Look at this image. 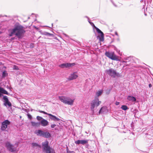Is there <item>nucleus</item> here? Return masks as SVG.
<instances>
[{"label": "nucleus", "instance_id": "obj_1", "mask_svg": "<svg viewBox=\"0 0 153 153\" xmlns=\"http://www.w3.org/2000/svg\"><path fill=\"white\" fill-rule=\"evenodd\" d=\"M25 32L24 27L20 25H16L11 30L9 33L10 36H12L15 34L19 39H21L23 37Z\"/></svg>", "mask_w": 153, "mask_h": 153}, {"label": "nucleus", "instance_id": "obj_2", "mask_svg": "<svg viewBox=\"0 0 153 153\" xmlns=\"http://www.w3.org/2000/svg\"><path fill=\"white\" fill-rule=\"evenodd\" d=\"M59 98L62 102L69 105H72L74 102V100L66 97L59 96Z\"/></svg>", "mask_w": 153, "mask_h": 153}, {"label": "nucleus", "instance_id": "obj_3", "mask_svg": "<svg viewBox=\"0 0 153 153\" xmlns=\"http://www.w3.org/2000/svg\"><path fill=\"white\" fill-rule=\"evenodd\" d=\"M101 102L99 100L98 98L97 97L95 98L92 100L90 103L91 109V110L94 112V108L95 107H97L99 106Z\"/></svg>", "mask_w": 153, "mask_h": 153}, {"label": "nucleus", "instance_id": "obj_4", "mask_svg": "<svg viewBox=\"0 0 153 153\" xmlns=\"http://www.w3.org/2000/svg\"><path fill=\"white\" fill-rule=\"evenodd\" d=\"M105 54L107 57L112 60L120 61V60L119 59V56H116L114 52L106 51Z\"/></svg>", "mask_w": 153, "mask_h": 153}, {"label": "nucleus", "instance_id": "obj_5", "mask_svg": "<svg viewBox=\"0 0 153 153\" xmlns=\"http://www.w3.org/2000/svg\"><path fill=\"white\" fill-rule=\"evenodd\" d=\"M106 72L109 76L113 78L120 76L119 74L112 68H110L108 70H106Z\"/></svg>", "mask_w": 153, "mask_h": 153}, {"label": "nucleus", "instance_id": "obj_6", "mask_svg": "<svg viewBox=\"0 0 153 153\" xmlns=\"http://www.w3.org/2000/svg\"><path fill=\"white\" fill-rule=\"evenodd\" d=\"M10 124V122L8 120H5L1 123V130L2 131H7L8 129V126Z\"/></svg>", "mask_w": 153, "mask_h": 153}, {"label": "nucleus", "instance_id": "obj_7", "mask_svg": "<svg viewBox=\"0 0 153 153\" xmlns=\"http://www.w3.org/2000/svg\"><path fill=\"white\" fill-rule=\"evenodd\" d=\"M5 146L7 149L10 151L12 152H17L18 150H17L16 147L17 145H16V147L10 144L9 142H7L6 143Z\"/></svg>", "mask_w": 153, "mask_h": 153}, {"label": "nucleus", "instance_id": "obj_8", "mask_svg": "<svg viewBox=\"0 0 153 153\" xmlns=\"http://www.w3.org/2000/svg\"><path fill=\"white\" fill-rule=\"evenodd\" d=\"M94 26V28L97 32L98 33L99 36L97 37V38H99L100 41H103L104 40V34L97 27Z\"/></svg>", "mask_w": 153, "mask_h": 153}, {"label": "nucleus", "instance_id": "obj_9", "mask_svg": "<svg viewBox=\"0 0 153 153\" xmlns=\"http://www.w3.org/2000/svg\"><path fill=\"white\" fill-rule=\"evenodd\" d=\"M75 65V63H63L59 65V67L62 68H68L69 67L73 66Z\"/></svg>", "mask_w": 153, "mask_h": 153}, {"label": "nucleus", "instance_id": "obj_10", "mask_svg": "<svg viewBox=\"0 0 153 153\" xmlns=\"http://www.w3.org/2000/svg\"><path fill=\"white\" fill-rule=\"evenodd\" d=\"M3 99L4 100V105L7 107V105L9 107H11L12 105L10 102L8 100L7 97L6 96H4L3 97Z\"/></svg>", "mask_w": 153, "mask_h": 153}, {"label": "nucleus", "instance_id": "obj_11", "mask_svg": "<svg viewBox=\"0 0 153 153\" xmlns=\"http://www.w3.org/2000/svg\"><path fill=\"white\" fill-rule=\"evenodd\" d=\"M48 142L47 140H45L42 143V146L43 150L46 152L51 147L48 146Z\"/></svg>", "mask_w": 153, "mask_h": 153}, {"label": "nucleus", "instance_id": "obj_12", "mask_svg": "<svg viewBox=\"0 0 153 153\" xmlns=\"http://www.w3.org/2000/svg\"><path fill=\"white\" fill-rule=\"evenodd\" d=\"M88 140H78L75 141V143L76 144H80L83 145L88 143Z\"/></svg>", "mask_w": 153, "mask_h": 153}, {"label": "nucleus", "instance_id": "obj_13", "mask_svg": "<svg viewBox=\"0 0 153 153\" xmlns=\"http://www.w3.org/2000/svg\"><path fill=\"white\" fill-rule=\"evenodd\" d=\"M78 76L76 73L74 72L71 74L68 77L69 80H72L76 79Z\"/></svg>", "mask_w": 153, "mask_h": 153}, {"label": "nucleus", "instance_id": "obj_14", "mask_svg": "<svg viewBox=\"0 0 153 153\" xmlns=\"http://www.w3.org/2000/svg\"><path fill=\"white\" fill-rule=\"evenodd\" d=\"M40 123V125L41 124V125L43 126H48L49 124L48 122L45 119H43L42 120Z\"/></svg>", "mask_w": 153, "mask_h": 153}, {"label": "nucleus", "instance_id": "obj_15", "mask_svg": "<svg viewBox=\"0 0 153 153\" xmlns=\"http://www.w3.org/2000/svg\"><path fill=\"white\" fill-rule=\"evenodd\" d=\"M49 118L52 120L54 121H59L60 119L57 117L56 116L53 115L51 114H48Z\"/></svg>", "mask_w": 153, "mask_h": 153}, {"label": "nucleus", "instance_id": "obj_16", "mask_svg": "<svg viewBox=\"0 0 153 153\" xmlns=\"http://www.w3.org/2000/svg\"><path fill=\"white\" fill-rule=\"evenodd\" d=\"M127 99L128 101L131 102H135L136 101V98L132 96H128L127 97Z\"/></svg>", "mask_w": 153, "mask_h": 153}, {"label": "nucleus", "instance_id": "obj_17", "mask_svg": "<svg viewBox=\"0 0 153 153\" xmlns=\"http://www.w3.org/2000/svg\"><path fill=\"white\" fill-rule=\"evenodd\" d=\"M2 93L7 95L8 94L6 90L0 87V97L1 96Z\"/></svg>", "mask_w": 153, "mask_h": 153}, {"label": "nucleus", "instance_id": "obj_18", "mask_svg": "<svg viewBox=\"0 0 153 153\" xmlns=\"http://www.w3.org/2000/svg\"><path fill=\"white\" fill-rule=\"evenodd\" d=\"M31 123L32 126L34 127H39L40 126V122H35L32 121L31 122Z\"/></svg>", "mask_w": 153, "mask_h": 153}, {"label": "nucleus", "instance_id": "obj_19", "mask_svg": "<svg viewBox=\"0 0 153 153\" xmlns=\"http://www.w3.org/2000/svg\"><path fill=\"white\" fill-rule=\"evenodd\" d=\"M36 134L38 136L43 137L44 131L41 130H39L36 131Z\"/></svg>", "mask_w": 153, "mask_h": 153}, {"label": "nucleus", "instance_id": "obj_20", "mask_svg": "<svg viewBox=\"0 0 153 153\" xmlns=\"http://www.w3.org/2000/svg\"><path fill=\"white\" fill-rule=\"evenodd\" d=\"M43 137H45L48 138L51 137V134L48 132L44 131V133H43Z\"/></svg>", "mask_w": 153, "mask_h": 153}, {"label": "nucleus", "instance_id": "obj_21", "mask_svg": "<svg viewBox=\"0 0 153 153\" xmlns=\"http://www.w3.org/2000/svg\"><path fill=\"white\" fill-rule=\"evenodd\" d=\"M45 152L46 153H55L54 150L51 148Z\"/></svg>", "mask_w": 153, "mask_h": 153}, {"label": "nucleus", "instance_id": "obj_22", "mask_svg": "<svg viewBox=\"0 0 153 153\" xmlns=\"http://www.w3.org/2000/svg\"><path fill=\"white\" fill-rule=\"evenodd\" d=\"M103 92V91L102 90H100L96 92V95L97 97H98L100 96L101 95Z\"/></svg>", "mask_w": 153, "mask_h": 153}, {"label": "nucleus", "instance_id": "obj_23", "mask_svg": "<svg viewBox=\"0 0 153 153\" xmlns=\"http://www.w3.org/2000/svg\"><path fill=\"white\" fill-rule=\"evenodd\" d=\"M121 108L123 110H124V111H126L128 109V107L126 105H122V106L121 107Z\"/></svg>", "mask_w": 153, "mask_h": 153}, {"label": "nucleus", "instance_id": "obj_24", "mask_svg": "<svg viewBox=\"0 0 153 153\" xmlns=\"http://www.w3.org/2000/svg\"><path fill=\"white\" fill-rule=\"evenodd\" d=\"M8 75V74L7 73L6 71H4L2 74V77H4L7 76Z\"/></svg>", "mask_w": 153, "mask_h": 153}, {"label": "nucleus", "instance_id": "obj_25", "mask_svg": "<svg viewBox=\"0 0 153 153\" xmlns=\"http://www.w3.org/2000/svg\"><path fill=\"white\" fill-rule=\"evenodd\" d=\"M105 109V107H102L100 110L99 112V113L100 114L102 112H103Z\"/></svg>", "mask_w": 153, "mask_h": 153}, {"label": "nucleus", "instance_id": "obj_26", "mask_svg": "<svg viewBox=\"0 0 153 153\" xmlns=\"http://www.w3.org/2000/svg\"><path fill=\"white\" fill-rule=\"evenodd\" d=\"M32 146L33 147H36V146H39V145L36 143H32Z\"/></svg>", "mask_w": 153, "mask_h": 153}, {"label": "nucleus", "instance_id": "obj_27", "mask_svg": "<svg viewBox=\"0 0 153 153\" xmlns=\"http://www.w3.org/2000/svg\"><path fill=\"white\" fill-rule=\"evenodd\" d=\"M36 119L38 121L42 120L44 119L42 117H40L39 116H37L36 117Z\"/></svg>", "mask_w": 153, "mask_h": 153}, {"label": "nucleus", "instance_id": "obj_28", "mask_svg": "<svg viewBox=\"0 0 153 153\" xmlns=\"http://www.w3.org/2000/svg\"><path fill=\"white\" fill-rule=\"evenodd\" d=\"M13 69L15 70H18L19 69L18 66L16 65H14Z\"/></svg>", "mask_w": 153, "mask_h": 153}, {"label": "nucleus", "instance_id": "obj_29", "mask_svg": "<svg viewBox=\"0 0 153 153\" xmlns=\"http://www.w3.org/2000/svg\"><path fill=\"white\" fill-rule=\"evenodd\" d=\"M39 111L40 113H43L45 114L48 115V114H48L43 111H41V110H39Z\"/></svg>", "mask_w": 153, "mask_h": 153}, {"label": "nucleus", "instance_id": "obj_30", "mask_svg": "<svg viewBox=\"0 0 153 153\" xmlns=\"http://www.w3.org/2000/svg\"><path fill=\"white\" fill-rule=\"evenodd\" d=\"M46 36H51L53 37H54V35L53 34L50 33H49L48 32L47 33V34Z\"/></svg>", "mask_w": 153, "mask_h": 153}, {"label": "nucleus", "instance_id": "obj_31", "mask_svg": "<svg viewBox=\"0 0 153 153\" xmlns=\"http://www.w3.org/2000/svg\"><path fill=\"white\" fill-rule=\"evenodd\" d=\"M47 32H43L41 33V34L42 35H47Z\"/></svg>", "mask_w": 153, "mask_h": 153}, {"label": "nucleus", "instance_id": "obj_32", "mask_svg": "<svg viewBox=\"0 0 153 153\" xmlns=\"http://www.w3.org/2000/svg\"><path fill=\"white\" fill-rule=\"evenodd\" d=\"M27 117H28V118L30 119H31L32 118V116L29 114H28L27 115Z\"/></svg>", "mask_w": 153, "mask_h": 153}, {"label": "nucleus", "instance_id": "obj_33", "mask_svg": "<svg viewBox=\"0 0 153 153\" xmlns=\"http://www.w3.org/2000/svg\"><path fill=\"white\" fill-rule=\"evenodd\" d=\"M85 17L88 19V22L91 25H92V24L94 25L93 23L90 22V20L89 19L88 16H85Z\"/></svg>", "mask_w": 153, "mask_h": 153}, {"label": "nucleus", "instance_id": "obj_34", "mask_svg": "<svg viewBox=\"0 0 153 153\" xmlns=\"http://www.w3.org/2000/svg\"><path fill=\"white\" fill-rule=\"evenodd\" d=\"M114 50H116L117 51V52H118L119 54L120 55H122V53H121V54L120 53V51L119 50H118L117 49V48H114Z\"/></svg>", "mask_w": 153, "mask_h": 153}, {"label": "nucleus", "instance_id": "obj_35", "mask_svg": "<svg viewBox=\"0 0 153 153\" xmlns=\"http://www.w3.org/2000/svg\"><path fill=\"white\" fill-rule=\"evenodd\" d=\"M129 59H130V57H126V58H125L124 59L125 60H128V61H130Z\"/></svg>", "mask_w": 153, "mask_h": 153}, {"label": "nucleus", "instance_id": "obj_36", "mask_svg": "<svg viewBox=\"0 0 153 153\" xmlns=\"http://www.w3.org/2000/svg\"><path fill=\"white\" fill-rule=\"evenodd\" d=\"M56 125L55 124H52L51 125V128H54Z\"/></svg>", "mask_w": 153, "mask_h": 153}, {"label": "nucleus", "instance_id": "obj_37", "mask_svg": "<svg viewBox=\"0 0 153 153\" xmlns=\"http://www.w3.org/2000/svg\"><path fill=\"white\" fill-rule=\"evenodd\" d=\"M120 103L119 102H116L115 103V104L116 105H118Z\"/></svg>", "mask_w": 153, "mask_h": 153}, {"label": "nucleus", "instance_id": "obj_38", "mask_svg": "<svg viewBox=\"0 0 153 153\" xmlns=\"http://www.w3.org/2000/svg\"><path fill=\"white\" fill-rule=\"evenodd\" d=\"M115 34L117 35V36H118L119 35L117 33V32H115Z\"/></svg>", "mask_w": 153, "mask_h": 153}, {"label": "nucleus", "instance_id": "obj_39", "mask_svg": "<svg viewBox=\"0 0 153 153\" xmlns=\"http://www.w3.org/2000/svg\"><path fill=\"white\" fill-rule=\"evenodd\" d=\"M149 88H151L152 87V85L151 84H150L149 85Z\"/></svg>", "mask_w": 153, "mask_h": 153}, {"label": "nucleus", "instance_id": "obj_40", "mask_svg": "<svg viewBox=\"0 0 153 153\" xmlns=\"http://www.w3.org/2000/svg\"><path fill=\"white\" fill-rule=\"evenodd\" d=\"M112 3L113 4V5L116 7H117V5H115L112 1Z\"/></svg>", "mask_w": 153, "mask_h": 153}, {"label": "nucleus", "instance_id": "obj_41", "mask_svg": "<svg viewBox=\"0 0 153 153\" xmlns=\"http://www.w3.org/2000/svg\"><path fill=\"white\" fill-rule=\"evenodd\" d=\"M63 34L66 36V37H67V36H68L66 35V34H65V33H63Z\"/></svg>", "mask_w": 153, "mask_h": 153}, {"label": "nucleus", "instance_id": "obj_42", "mask_svg": "<svg viewBox=\"0 0 153 153\" xmlns=\"http://www.w3.org/2000/svg\"><path fill=\"white\" fill-rule=\"evenodd\" d=\"M122 62H125V61H124V60H123L122 61Z\"/></svg>", "mask_w": 153, "mask_h": 153}, {"label": "nucleus", "instance_id": "obj_43", "mask_svg": "<svg viewBox=\"0 0 153 153\" xmlns=\"http://www.w3.org/2000/svg\"><path fill=\"white\" fill-rule=\"evenodd\" d=\"M30 47L31 48H32L33 47V46H32V45H31L30 46Z\"/></svg>", "mask_w": 153, "mask_h": 153}, {"label": "nucleus", "instance_id": "obj_44", "mask_svg": "<svg viewBox=\"0 0 153 153\" xmlns=\"http://www.w3.org/2000/svg\"><path fill=\"white\" fill-rule=\"evenodd\" d=\"M14 39V38H11V39Z\"/></svg>", "mask_w": 153, "mask_h": 153}, {"label": "nucleus", "instance_id": "obj_45", "mask_svg": "<svg viewBox=\"0 0 153 153\" xmlns=\"http://www.w3.org/2000/svg\"><path fill=\"white\" fill-rule=\"evenodd\" d=\"M2 64V63L1 62H0V65H1Z\"/></svg>", "mask_w": 153, "mask_h": 153}, {"label": "nucleus", "instance_id": "obj_46", "mask_svg": "<svg viewBox=\"0 0 153 153\" xmlns=\"http://www.w3.org/2000/svg\"><path fill=\"white\" fill-rule=\"evenodd\" d=\"M52 27L53 26V24H52Z\"/></svg>", "mask_w": 153, "mask_h": 153}]
</instances>
